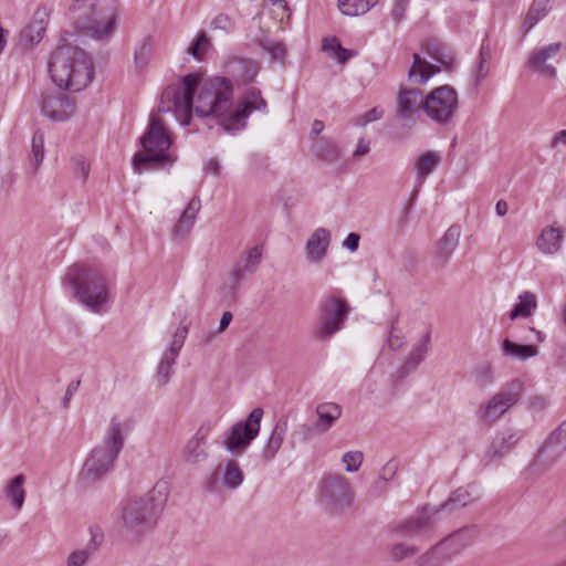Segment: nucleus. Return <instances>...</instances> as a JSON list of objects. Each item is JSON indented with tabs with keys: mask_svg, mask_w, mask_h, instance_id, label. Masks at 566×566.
Masks as SVG:
<instances>
[{
	"mask_svg": "<svg viewBox=\"0 0 566 566\" xmlns=\"http://www.w3.org/2000/svg\"><path fill=\"white\" fill-rule=\"evenodd\" d=\"M48 67L52 82L66 91H82L94 75V65L88 54L66 38H60L50 55Z\"/></svg>",
	"mask_w": 566,
	"mask_h": 566,
	"instance_id": "obj_1",
	"label": "nucleus"
},
{
	"mask_svg": "<svg viewBox=\"0 0 566 566\" xmlns=\"http://www.w3.org/2000/svg\"><path fill=\"white\" fill-rule=\"evenodd\" d=\"M63 284L71 286L74 297L94 313H101L109 301V281L101 266L73 264L67 269Z\"/></svg>",
	"mask_w": 566,
	"mask_h": 566,
	"instance_id": "obj_2",
	"label": "nucleus"
},
{
	"mask_svg": "<svg viewBox=\"0 0 566 566\" xmlns=\"http://www.w3.org/2000/svg\"><path fill=\"white\" fill-rule=\"evenodd\" d=\"M168 497L166 483H156L146 494L126 500L120 517L127 532L142 535L154 528Z\"/></svg>",
	"mask_w": 566,
	"mask_h": 566,
	"instance_id": "obj_3",
	"label": "nucleus"
},
{
	"mask_svg": "<svg viewBox=\"0 0 566 566\" xmlns=\"http://www.w3.org/2000/svg\"><path fill=\"white\" fill-rule=\"evenodd\" d=\"M139 140L144 151L133 156L132 166L135 172L170 167L177 160V156L169 150L171 139L159 117L150 115L147 129Z\"/></svg>",
	"mask_w": 566,
	"mask_h": 566,
	"instance_id": "obj_4",
	"label": "nucleus"
},
{
	"mask_svg": "<svg viewBox=\"0 0 566 566\" xmlns=\"http://www.w3.org/2000/svg\"><path fill=\"white\" fill-rule=\"evenodd\" d=\"M124 441L122 423L117 417H113L102 444L96 446L85 459L80 473L81 481L90 485L111 472L115 460L124 448Z\"/></svg>",
	"mask_w": 566,
	"mask_h": 566,
	"instance_id": "obj_5",
	"label": "nucleus"
},
{
	"mask_svg": "<svg viewBox=\"0 0 566 566\" xmlns=\"http://www.w3.org/2000/svg\"><path fill=\"white\" fill-rule=\"evenodd\" d=\"M71 23L87 35H109L117 31L118 13L99 0H74L69 8Z\"/></svg>",
	"mask_w": 566,
	"mask_h": 566,
	"instance_id": "obj_6",
	"label": "nucleus"
},
{
	"mask_svg": "<svg viewBox=\"0 0 566 566\" xmlns=\"http://www.w3.org/2000/svg\"><path fill=\"white\" fill-rule=\"evenodd\" d=\"M199 83L200 76L190 73L181 77L179 86H167L161 93L158 112L165 113L172 109L181 125H189L193 108V96Z\"/></svg>",
	"mask_w": 566,
	"mask_h": 566,
	"instance_id": "obj_7",
	"label": "nucleus"
},
{
	"mask_svg": "<svg viewBox=\"0 0 566 566\" xmlns=\"http://www.w3.org/2000/svg\"><path fill=\"white\" fill-rule=\"evenodd\" d=\"M233 86L226 77H214L201 85L195 112L199 117H219L230 111Z\"/></svg>",
	"mask_w": 566,
	"mask_h": 566,
	"instance_id": "obj_8",
	"label": "nucleus"
},
{
	"mask_svg": "<svg viewBox=\"0 0 566 566\" xmlns=\"http://www.w3.org/2000/svg\"><path fill=\"white\" fill-rule=\"evenodd\" d=\"M349 305L343 297L328 295L317 307V318L313 327V337L317 340H328L339 332L349 313Z\"/></svg>",
	"mask_w": 566,
	"mask_h": 566,
	"instance_id": "obj_9",
	"label": "nucleus"
},
{
	"mask_svg": "<svg viewBox=\"0 0 566 566\" xmlns=\"http://www.w3.org/2000/svg\"><path fill=\"white\" fill-rule=\"evenodd\" d=\"M354 500L349 481L339 474L325 475L318 485V501L332 514H340Z\"/></svg>",
	"mask_w": 566,
	"mask_h": 566,
	"instance_id": "obj_10",
	"label": "nucleus"
},
{
	"mask_svg": "<svg viewBox=\"0 0 566 566\" xmlns=\"http://www.w3.org/2000/svg\"><path fill=\"white\" fill-rule=\"evenodd\" d=\"M263 416L262 408H254L243 421L235 422L223 434V447L233 455L242 454L258 437Z\"/></svg>",
	"mask_w": 566,
	"mask_h": 566,
	"instance_id": "obj_11",
	"label": "nucleus"
},
{
	"mask_svg": "<svg viewBox=\"0 0 566 566\" xmlns=\"http://www.w3.org/2000/svg\"><path fill=\"white\" fill-rule=\"evenodd\" d=\"M458 107V93L451 85L436 87L424 97L426 115L441 126L453 120Z\"/></svg>",
	"mask_w": 566,
	"mask_h": 566,
	"instance_id": "obj_12",
	"label": "nucleus"
},
{
	"mask_svg": "<svg viewBox=\"0 0 566 566\" xmlns=\"http://www.w3.org/2000/svg\"><path fill=\"white\" fill-rule=\"evenodd\" d=\"M436 506H423L421 511L408 518L395 522L390 525V532L399 537L411 539H431L436 532Z\"/></svg>",
	"mask_w": 566,
	"mask_h": 566,
	"instance_id": "obj_13",
	"label": "nucleus"
},
{
	"mask_svg": "<svg viewBox=\"0 0 566 566\" xmlns=\"http://www.w3.org/2000/svg\"><path fill=\"white\" fill-rule=\"evenodd\" d=\"M523 392L524 382L518 378L512 379L482 407L480 419L488 423L494 422L520 401Z\"/></svg>",
	"mask_w": 566,
	"mask_h": 566,
	"instance_id": "obj_14",
	"label": "nucleus"
},
{
	"mask_svg": "<svg viewBox=\"0 0 566 566\" xmlns=\"http://www.w3.org/2000/svg\"><path fill=\"white\" fill-rule=\"evenodd\" d=\"M39 105L41 113L53 122H65L75 111L74 102L70 96L50 90L41 93Z\"/></svg>",
	"mask_w": 566,
	"mask_h": 566,
	"instance_id": "obj_15",
	"label": "nucleus"
},
{
	"mask_svg": "<svg viewBox=\"0 0 566 566\" xmlns=\"http://www.w3.org/2000/svg\"><path fill=\"white\" fill-rule=\"evenodd\" d=\"M424 112V97L421 90L399 88L397 93L396 115L400 122L415 124L419 111Z\"/></svg>",
	"mask_w": 566,
	"mask_h": 566,
	"instance_id": "obj_16",
	"label": "nucleus"
},
{
	"mask_svg": "<svg viewBox=\"0 0 566 566\" xmlns=\"http://www.w3.org/2000/svg\"><path fill=\"white\" fill-rule=\"evenodd\" d=\"M566 452V419L547 437L537 454V462L554 464Z\"/></svg>",
	"mask_w": 566,
	"mask_h": 566,
	"instance_id": "obj_17",
	"label": "nucleus"
},
{
	"mask_svg": "<svg viewBox=\"0 0 566 566\" xmlns=\"http://www.w3.org/2000/svg\"><path fill=\"white\" fill-rule=\"evenodd\" d=\"M211 431L209 423L201 424L193 437L185 444L181 458L186 463L197 464L208 459L207 438Z\"/></svg>",
	"mask_w": 566,
	"mask_h": 566,
	"instance_id": "obj_18",
	"label": "nucleus"
},
{
	"mask_svg": "<svg viewBox=\"0 0 566 566\" xmlns=\"http://www.w3.org/2000/svg\"><path fill=\"white\" fill-rule=\"evenodd\" d=\"M523 437L524 432L522 430L506 429L499 432L493 438L484 458L488 462L502 459L515 448Z\"/></svg>",
	"mask_w": 566,
	"mask_h": 566,
	"instance_id": "obj_19",
	"label": "nucleus"
},
{
	"mask_svg": "<svg viewBox=\"0 0 566 566\" xmlns=\"http://www.w3.org/2000/svg\"><path fill=\"white\" fill-rule=\"evenodd\" d=\"M262 247L255 245L249 249L245 254L233 265L230 273L231 290L235 293L240 282L244 280L247 273L256 271L262 259Z\"/></svg>",
	"mask_w": 566,
	"mask_h": 566,
	"instance_id": "obj_20",
	"label": "nucleus"
},
{
	"mask_svg": "<svg viewBox=\"0 0 566 566\" xmlns=\"http://www.w3.org/2000/svg\"><path fill=\"white\" fill-rule=\"evenodd\" d=\"M421 46L427 55L440 63L446 70L452 71L454 69V52L450 46L440 41L439 38H430Z\"/></svg>",
	"mask_w": 566,
	"mask_h": 566,
	"instance_id": "obj_21",
	"label": "nucleus"
},
{
	"mask_svg": "<svg viewBox=\"0 0 566 566\" xmlns=\"http://www.w3.org/2000/svg\"><path fill=\"white\" fill-rule=\"evenodd\" d=\"M329 242V231L325 228H317L311 234L305 245L307 260L314 263L322 261L327 253Z\"/></svg>",
	"mask_w": 566,
	"mask_h": 566,
	"instance_id": "obj_22",
	"label": "nucleus"
},
{
	"mask_svg": "<svg viewBox=\"0 0 566 566\" xmlns=\"http://www.w3.org/2000/svg\"><path fill=\"white\" fill-rule=\"evenodd\" d=\"M478 535H479V530H478L476 525H469V526H464V527L451 533L450 535H448L447 537L441 539L439 543L441 544V546L444 549L448 546L457 544V546L451 552L448 553V554H452V558H453L463 548L471 545L475 541Z\"/></svg>",
	"mask_w": 566,
	"mask_h": 566,
	"instance_id": "obj_23",
	"label": "nucleus"
},
{
	"mask_svg": "<svg viewBox=\"0 0 566 566\" xmlns=\"http://www.w3.org/2000/svg\"><path fill=\"white\" fill-rule=\"evenodd\" d=\"M562 43L556 42L552 43L538 51H535L532 53L528 60V65L536 71H538L541 74L548 76V77H555L556 76V70L554 66L546 64L545 62L551 59L552 56L556 55L558 51L560 50Z\"/></svg>",
	"mask_w": 566,
	"mask_h": 566,
	"instance_id": "obj_24",
	"label": "nucleus"
},
{
	"mask_svg": "<svg viewBox=\"0 0 566 566\" xmlns=\"http://www.w3.org/2000/svg\"><path fill=\"white\" fill-rule=\"evenodd\" d=\"M479 497L480 494L476 488H459L458 490L451 493V495L444 503L436 506V512H453L458 509L464 507L465 505L473 501H476Z\"/></svg>",
	"mask_w": 566,
	"mask_h": 566,
	"instance_id": "obj_25",
	"label": "nucleus"
},
{
	"mask_svg": "<svg viewBox=\"0 0 566 566\" xmlns=\"http://www.w3.org/2000/svg\"><path fill=\"white\" fill-rule=\"evenodd\" d=\"M563 240L564 235L560 228L552 224L541 231L536 247L545 254H555L560 250Z\"/></svg>",
	"mask_w": 566,
	"mask_h": 566,
	"instance_id": "obj_26",
	"label": "nucleus"
},
{
	"mask_svg": "<svg viewBox=\"0 0 566 566\" xmlns=\"http://www.w3.org/2000/svg\"><path fill=\"white\" fill-rule=\"evenodd\" d=\"M316 426L322 433L327 432L343 413L342 407L336 402H322L316 406Z\"/></svg>",
	"mask_w": 566,
	"mask_h": 566,
	"instance_id": "obj_27",
	"label": "nucleus"
},
{
	"mask_svg": "<svg viewBox=\"0 0 566 566\" xmlns=\"http://www.w3.org/2000/svg\"><path fill=\"white\" fill-rule=\"evenodd\" d=\"M287 431V420L277 421L272 429L271 436L268 439L263 450L262 459L266 462L273 460L282 447L285 434Z\"/></svg>",
	"mask_w": 566,
	"mask_h": 566,
	"instance_id": "obj_28",
	"label": "nucleus"
},
{
	"mask_svg": "<svg viewBox=\"0 0 566 566\" xmlns=\"http://www.w3.org/2000/svg\"><path fill=\"white\" fill-rule=\"evenodd\" d=\"M440 163L441 156L436 151H426L418 156L415 161L417 184L422 185L427 177L440 165Z\"/></svg>",
	"mask_w": 566,
	"mask_h": 566,
	"instance_id": "obj_29",
	"label": "nucleus"
},
{
	"mask_svg": "<svg viewBox=\"0 0 566 566\" xmlns=\"http://www.w3.org/2000/svg\"><path fill=\"white\" fill-rule=\"evenodd\" d=\"M440 69L434 64L429 63L419 54H413V62L409 70L408 76L410 80L416 78L419 84H424L434 74L439 73Z\"/></svg>",
	"mask_w": 566,
	"mask_h": 566,
	"instance_id": "obj_30",
	"label": "nucleus"
},
{
	"mask_svg": "<svg viewBox=\"0 0 566 566\" xmlns=\"http://www.w3.org/2000/svg\"><path fill=\"white\" fill-rule=\"evenodd\" d=\"M493 48L488 38L482 41L476 69L473 73V87L476 88L486 77L490 71L489 63L492 60Z\"/></svg>",
	"mask_w": 566,
	"mask_h": 566,
	"instance_id": "obj_31",
	"label": "nucleus"
},
{
	"mask_svg": "<svg viewBox=\"0 0 566 566\" xmlns=\"http://www.w3.org/2000/svg\"><path fill=\"white\" fill-rule=\"evenodd\" d=\"M461 235V227L459 224H452L446 231L443 237L438 243V256L441 258L444 262L450 258L453 251L457 249L459 244V239Z\"/></svg>",
	"mask_w": 566,
	"mask_h": 566,
	"instance_id": "obj_32",
	"label": "nucleus"
},
{
	"mask_svg": "<svg viewBox=\"0 0 566 566\" xmlns=\"http://www.w3.org/2000/svg\"><path fill=\"white\" fill-rule=\"evenodd\" d=\"M250 116V114L242 108L240 105L238 107L229 113H224V115L217 117L219 120L220 126L226 132H234V130H241L247 127V118Z\"/></svg>",
	"mask_w": 566,
	"mask_h": 566,
	"instance_id": "obj_33",
	"label": "nucleus"
},
{
	"mask_svg": "<svg viewBox=\"0 0 566 566\" xmlns=\"http://www.w3.org/2000/svg\"><path fill=\"white\" fill-rule=\"evenodd\" d=\"M265 10L270 18L277 23L276 30L271 29L268 32H279L283 30V25L289 22L291 12L286 0H269L265 3Z\"/></svg>",
	"mask_w": 566,
	"mask_h": 566,
	"instance_id": "obj_34",
	"label": "nucleus"
},
{
	"mask_svg": "<svg viewBox=\"0 0 566 566\" xmlns=\"http://www.w3.org/2000/svg\"><path fill=\"white\" fill-rule=\"evenodd\" d=\"M379 0H337L339 12L347 17H359L369 12Z\"/></svg>",
	"mask_w": 566,
	"mask_h": 566,
	"instance_id": "obj_35",
	"label": "nucleus"
},
{
	"mask_svg": "<svg viewBox=\"0 0 566 566\" xmlns=\"http://www.w3.org/2000/svg\"><path fill=\"white\" fill-rule=\"evenodd\" d=\"M243 479V471L240 469L237 461L233 459L226 460L221 476L223 486L229 490H234L242 484Z\"/></svg>",
	"mask_w": 566,
	"mask_h": 566,
	"instance_id": "obj_36",
	"label": "nucleus"
},
{
	"mask_svg": "<svg viewBox=\"0 0 566 566\" xmlns=\"http://www.w3.org/2000/svg\"><path fill=\"white\" fill-rule=\"evenodd\" d=\"M553 0H536L531 6L524 22L523 30L528 32L538 21H541L552 9Z\"/></svg>",
	"mask_w": 566,
	"mask_h": 566,
	"instance_id": "obj_37",
	"label": "nucleus"
},
{
	"mask_svg": "<svg viewBox=\"0 0 566 566\" xmlns=\"http://www.w3.org/2000/svg\"><path fill=\"white\" fill-rule=\"evenodd\" d=\"M23 474H18L13 479L10 480L9 484L4 489V494L10 500L12 506L15 510H20L23 506L25 499V491L23 489L24 484Z\"/></svg>",
	"mask_w": 566,
	"mask_h": 566,
	"instance_id": "obj_38",
	"label": "nucleus"
},
{
	"mask_svg": "<svg viewBox=\"0 0 566 566\" xmlns=\"http://www.w3.org/2000/svg\"><path fill=\"white\" fill-rule=\"evenodd\" d=\"M536 306L537 302L535 295L531 292H524L518 296V303L515 304L510 312V318L514 321L517 317H528Z\"/></svg>",
	"mask_w": 566,
	"mask_h": 566,
	"instance_id": "obj_39",
	"label": "nucleus"
},
{
	"mask_svg": "<svg viewBox=\"0 0 566 566\" xmlns=\"http://www.w3.org/2000/svg\"><path fill=\"white\" fill-rule=\"evenodd\" d=\"M502 349L504 355L523 360L530 357H534L538 353V348L535 345L517 344L507 338L503 340Z\"/></svg>",
	"mask_w": 566,
	"mask_h": 566,
	"instance_id": "obj_40",
	"label": "nucleus"
},
{
	"mask_svg": "<svg viewBox=\"0 0 566 566\" xmlns=\"http://www.w3.org/2000/svg\"><path fill=\"white\" fill-rule=\"evenodd\" d=\"M444 551L440 543H437L430 551L422 554L416 562L415 566H442L444 563L452 559V554L440 553Z\"/></svg>",
	"mask_w": 566,
	"mask_h": 566,
	"instance_id": "obj_41",
	"label": "nucleus"
},
{
	"mask_svg": "<svg viewBox=\"0 0 566 566\" xmlns=\"http://www.w3.org/2000/svg\"><path fill=\"white\" fill-rule=\"evenodd\" d=\"M235 72L244 83H252L260 70L259 64L252 59H235L232 62Z\"/></svg>",
	"mask_w": 566,
	"mask_h": 566,
	"instance_id": "obj_42",
	"label": "nucleus"
},
{
	"mask_svg": "<svg viewBox=\"0 0 566 566\" xmlns=\"http://www.w3.org/2000/svg\"><path fill=\"white\" fill-rule=\"evenodd\" d=\"M239 105L249 114H251L253 111L266 113L268 108L266 101L262 97L261 91L256 87H250L245 92L244 97L239 103Z\"/></svg>",
	"mask_w": 566,
	"mask_h": 566,
	"instance_id": "obj_43",
	"label": "nucleus"
},
{
	"mask_svg": "<svg viewBox=\"0 0 566 566\" xmlns=\"http://www.w3.org/2000/svg\"><path fill=\"white\" fill-rule=\"evenodd\" d=\"M44 135L41 130H36L32 137L30 170L31 174H36L40 165L44 159Z\"/></svg>",
	"mask_w": 566,
	"mask_h": 566,
	"instance_id": "obj_44",
	"label": "nucleus"
},
{
	"mask_svg": "<svg viewBox=\"0 0 566 566\" xmlns=\"http://www.w3.org/2000/svg\"><path fill=\"white\" fill-rule=\"evenodd\" d=\"M322 50L324 52H333V57L342 64L356 55V51L343 48L338 38H323Z\"/></svg>",
	"mask_w": 566,
	"mask_h": 566,
	"instance_id": "obj_45",
	"label": "nucleus"
},
{
	"mask_svg": "<svg viewBox=\"0 0 566 566\" xmlns=\"http://www.w3.org/2000/svg\"><path fill=\"white\" fill-rule=\"evenodd\" d=\"M259 45L271 56L272 60L284 62L286 56V45L284 42L277 41L273 38H260Z\"/></svg>",
	"mask_w": 566,
	"mask_h": 566,
	"instance_id": "obj_46",
	"label": "nucleus"
},
{
	"mask_svg": "<svg viewBox=\"0 0 566 566\" xmlns=\"http://www.w3.org/2000/svg\"><path fill=\"white\" fill-rule=\"evenodd\" d=\"M323 434L315 423H303L300 424L292 433L289 440V444L292 449L295 448L296 443H304L315 436Z\"/></svg>",
	"mask_w": 566,
	"mask_h": 566,
	"instance_id": "obj_47",
	"label": "nucleus"
},
{
	"mask_svg": "<svg viewBox=\"0 0 566 566\" xmlns=\"http://www.w3.org/2000/svg\"><path fill=\"white\" fill-rule=\"evenodd\" d=\"M50 13L46 9L40 8L33 13L31 22L25 29L24 35H42L46 31Z\"/></svg>",
	"mask_w": 566,
	"mask_h": 566,
	"instance_id": "obj_48",
	"label": "nucleus"
},
{
	"mask_svg": "<svg viewBox=\"0 0 566 566\" xmlns=\"http://www.w3.org/2000/svg\"><path fill=\"white\" fill-rule=\"evenodd\" d=\"M178 355H170V352H165L157 367L156 378L159 385H166L174 373V365Z\"/></svg>",
	"mask_w": 566,
	"mask_h": 566,
	"instance_id": "obj_49",
	"label": "nucleus"
},
{
	"mask_svg": "<svg viewBox=\"0 0 566 566\" xmlns=\"http://www.w3.org/2000/svg\"><path fill=\"white\" fill-rule=\"evenodd\" d=\"M212 48L210 38H193V41L188 48V53L196 60L201 61L205 54Z\"/></svg>",
	"mask_w": 566,
	"mask_h": 566,
	"instance_id": "obj_50",
	"label": "nucleus"
},
{
	"mask_svg": "<svg viewBox=\"0 0 566 566\" xmlns=\"http://www.w3.org/2000/svg\"><path fill=\"white\" fill-rule=\"evenodd\" d=\"M419 552V547L403 543L395 544L390 551V557L395 562H401L405 558L412 557Z\"/></svg>",
	"mask_w": 566,
	"mask_h": 566,
	"instance_id": "obj_51",
	"label": "nucleus"
},
{
	"mask_svg": "<svg viewBox=\"0 0 566 566\" xmlns=\"http://www.w3.org/2000/svg\"><path fill=\"white\" fill-rule=\"evenodd\" d=\"M317 156L324 161L335 163L339 158V150L334 143L322 140L317 150Z\"/></svg>",
	"mask_w": 566,
	"mask_h": 566,
	"instance_id": "obj_52",
	"label": "nucleus"
},
{
	"mask_svg": "<svg viewBox=\"0 0 566 566\" xmlns=\"http://www.w3.org/2000/svg\"><path fill=\"white\" fill-rule=\"evenodd\" d=\"M195 220L186 219V216L181 213L178 222L172 228V239L182 240L190 232L193 227Z\"/></svg>",
	"mask_w": 566,
	"mask_h": 566,
	"instance_id": "obj_53",
	"label": "nucleus"
},
{
	"mask_svg": "<svg viewBox=\"0 0 566 566\" xmlns=\"http://www.w3.org/2000/svg\"><path fill=\"white\" fill-rule=\"evenodd\" d=\"M188 331H189L188 325H184V326H180L177 328V331L174 335V340L170 344L169 348L167 349V352H170V355H179V353L184 346V343L186 340V337L188 335Z\"/></svg>",
	"mask_w": 566,
	"mask_h": 566,
	"instance_id": "obj_54",
	"label": "nucleus"
},
{
	"mask_svg": "<svg viewBox=\"0 0 566 566\" xmlns=\"http://www.w3.org/2000/svg\"><path fill=\"white\" fill-rule=\"evenodd\" d=\"M73 172L75 176L81 177L83 180L90 175V164L85 160L84 156L75 155L71 158Z\"/></svg>",
	"mask_w": 566,
	"mask_h": 566,
	"instance_id": "obj_55",
	"label": "nucleus"
},
{
	"mask_svg": "<svg viewBox=\"0 0 566 566\" xmlns=\"http://www.w3.org/2000/svg\"><path fill=\"white\" fill-rule=\"evenodd\" d=\"M211 31L231 33L234 31L233 22L226 14H218L210 23Z\"/></svg>",
	"mask_w": 566,
	"mask_h": 566,
	"instance_id": "obj_56",
	"label": "nucleus"
},
{
	"mask_svg": "<svg viewBox=\"0 0 566 566\" xmlns=\"http://www.w3.org/2000/svg\"><path fill=\"white\" fill-rule=\"evenodd\" d=\"M398 464L395 460H389L380 470L377 488H384L386 482L391 480L397 472Z\"/></svg>",
	"mask_w": 566,
	"mask_h": 566,
	"instance_id": "obj_57",
	"label": "nucleus"
},
{
	"mask_svg": "<svg viewBox=\"0 0 566 566\" xmlns=\"http://www.w3.org/2000/svg\"><path fill=\"white\" fill-rule=\"evenodd\" d=\"M343 462L346 464L347 472H355L363 462V453L360 451H349L343 455Z\"/></svg>",
	"mask_w": 566,
	"mask_h": 566,
	"instance_id": "obj_58",
	"label": "nucleus"
},
{
	"mask_svg": "<svg viewBox=\"0 0 566 566\" xmlns=\"http://www.w3.org/2000/svg\"><path fill=\"white\" fill-rule=\"evenodd\" d=\"M92 555L86 548L74 551L69 555L66 566H84Z\"/></svg>",
	"mask_w": 566,
	"mask_h": 566,
	"instance_id": "obj_59",
	"label": "nucleus"
},
{
	"mask_svg": "<svg viewBox=\"0 0 566 566\" xmlns=\"http://www.w3.org/2000/svg\"><path fill=\"white\" fill-rule=\"evenodd\" d=\"M90 534H91V539L87 543V545L85 546V548L90 549L91 553L94 554L98 549L101 544L103 543L104 533L99 526L93 525L90 527Z\"/></svg>",
	"mask_w": 566,
	"mask_h": 566,
	"instance_id": "obj_60",
	"label": "nucleus"
},
{
	"mask_svg": "<svg viewBox=\"0 0 566 566\" xmlns=\"http://www.w3.org/2000/svg\"><path fill=\"white\" fill-rule=\"evenodd\" d=\"M422 185H419L416 182V186L409 197V200L408 202L403 206L402 210H401V216H400V224L403 226L407 221H408V218H409V213L411 212L413 206H415V202L417 200V197L419 195V191H420V188H421Z\"/></svg>",
	"mask_w": 566,
	"mask_h": 566,
	"instance_id": "obj_61",
	"label": "nucleus"
},
{
	"mask_svg": "<svg viewBox=\"0 0 566 566\" xmlns=\"http://www.w3.org/2000/svg\"><path fill=\"white\" fill-rule=\"evenodd\" d=\"M382 114H384V112L381 109H379L378 107H374V108L369 109L367 113H365L364 115L359 116L356 119V125L365 126L368 123L380 119L382 117Z\"/></svg>",
	"mask_w": 566,
	"mask_h": 566,
	"instance_id": "obj_62",
	"label": "nucleus"
},
{
	"mask_svg": "<svg viewBox=\"0 0 566 566\" xmlns=\"http://www.w3.org/2000/svg\"><path fill=\"white\" fill-rule=\"evenodd\" d=\"M201 208V202H200V199L198 197H193L187 205V207L185 208V210L182 211V214L186 216V219H192V220H196L197 218V214L199 212Z\"/></svg>",
	"mask_w": 566,
	"mask_h": 566,
	"instance_id": "obj_63",
	"label": "nucleus"
},
{
	"mask_svg": "<svg viewBox=\"0 0 566 566\" xmlns=\"http://www.w3.org/2000/svg\"><path fill=\"white\" fill-rule=\"evenodd\" d=\"M422 360V357L417 356L416 353L411 352L401 368L402 373L409 374L410 371H413Z\"/></svg>",
	"mask_w": 566,
	"mask_h": 566,
	"instance_id": "obj_64",
	"label": "nucleus"
}]
</instances>
